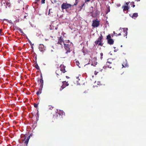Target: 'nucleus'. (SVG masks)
I'll return each mask as SVG.
<instances>
[{
    "instance_id": "f257e3e1",
    "label": "nucleus",
    "mask_w": 146,
    "mask_h": 146,
    "mask_svg": "<svg viewBox=\"0 0 146 146\" xmlns=\"http://www.w3.org/2000/svg\"><path fill=\"white\" fill-rule=\"evenodd\" d=\"M113 65V60L111 59H108L106 65L104 66L103 68L104 69H106L107 67L111 68Z\"/></svg>"
},
{
    "instance_id": "f03ea898",
    "label": "nucleus",
    "mask_w": 146,
    "mask_h": 146,
    "mask_svg": "<svg viewBox=\"0 0 146 146\" xmlns=\"http://www.w3.org/2000/svg\"><path fill=\"white\" fill-rule=\"evenodd\" d=\"M64 114V112L62 110H57L54 116H55L57 119H60L62 118V115Z\"/></svg>"
},
{
    "instance_id": "7ed1b4c3",
    "label": "nucleus",
    "mask_w": 146,
    "mask_h": 146,
    "mask_svg": "<svg viewBox=\"0 0 146 146\" xmlns=\"http://www.w3.org/2000/svg\"><path fill=\"white\" fill-rule=\"evenodd\" d=\"M100 21L97 19L93 20L92 26L94 27H98L100 25Z\"/></svg>"
},
{
    "instance_id": "20e7f679",
    "label": "nucleus",
    "mask_w": 146,
    "mask_h": 146,
    "mask_svg": "<svg viewBox=\"0 0 146 146\" xmlns=\"http://www.w3.org/2000/svg\"><path fill=\"white\" fill-rule=\"evenodd\" d=\"M103 38V36L102 35H101V36L98 39V40L95 41V43L96 45L98 44L101 46H102L103 43H102V40Z\"/></svg>"
},
{
    "instance_id": "39448f33",
    "label": "nucleus",
    "mask_w": 146,
    "mask_h": 146,
    "mask_svg": "<svg viewBox=\"0 0 146 146\" xmlns=\"http://www.w3.org/2000/svg\"><path fill=\"white\" fill-rule=\"evenodd\" d=\"M72 6L70 4L67 3H63L61 5V8L62 10L64 9H67L71 8Z\"/></svg>"
},
{
    "instance_id": "423d86ee",
    "label": "nucleus",
    "mask_w": 146,
    "mask_h": 146,
    "mask_svg": "<svg viewBox=\"0 0 146 146\" xmlns=\"http://www.w3.org/2000/svg\"><path fill=\"white\" fill-rule=\"evenodd\" d=\"M71 44V43L70 44L65 43L64 44V48L66 51V54H67L68 52H70V47Z\"/></svg>"
},
{
    "instance_id": "0eeeda50",
    "label": "nucleus",
    "mask_w": 146,
    "mask_h": 146,
    "mask_svg": "<svg viewBox=\"0 0 146 146\" xmlns=\"http://www.w3.org/2000/svg\"><path fill=\"white\" fill-rule=\"evenodd\" d=\"M22 140L23 141H25L24 143L25 144H26V145L27 146L29 140L30 138V136H29L27 137L26 135H24L22 137Z\"/></svg>"
},
{
    "instance_id": "6e6552de",
    "label": "nucleus",
    "mask_w": 146,
    "mask_h": 146,
    "mask_svg": "<svg viewBox=\"0 0 146 146\" xmlns=\"http://www.w3.org/2000/svg\"><path fill=\"white\" fill-rule=\"evenodd\" d=\"M69 85V84L68 83V82H66V81H63L62 82V85L60 87V91H62L66 86H68Z\"/></svg>"
},
{
    "instance_id": "1a4fd4ad",
    "label": "nucleus",
    "mask_w": 146,
    "mask_h": 146,
    "mask_svg": "<svg viewBox=\"0 0 146 146\" xmlns=\"http://www.w3.org/2000/svg\"><path fill=\"white\" fill-rule=\"evenodd\" d=\"M40 80H38V81L39 84H40V87L41 88H42L43 87V80L42 74L40 75Z\"/></svg>"
},
{
    "instance_id": "9d476101",
    "label": "nucleus",
    "mask_w": 146,
    "mask_h": 146,
    "mask_svg": "<svg viewBox=\"0 0 146 146\" xmlns=\"http://www.w3.org/2000/svg\"><path fill=\"white\" fill-rule=\"evenodd\" d=\"M58 41L57 44H60L61 45H62L63 43V44L64 43V42L63 38L62 36H60L59 37H58Z\"/></svg>"
},
{
    "instance_id": "9b49d317",
    "label": "nucleus",
    "mask_w": 146,
    "mask_h": 146,
    "mask_svg": "<svg viewBox=\"0 0 146 146\" xmlns=\"http://www.w3.org/2000/svg\"><path fill=\"white\" fill-rule=\"evenodd\" d=\"M45 47L42 44H40L39 46V50L41 52H43L45 50Z\"/></svg>"
},
{
    "instance_id": "f8f14e48",
    "label": "nucleus",
    "mask_w": 146,
    "mask_h": 146,
    "mask_svg": "<svg viewBox=\"0 0 146 146\" xmlns=\"http://www.w3.org/2000/svg\"><path fill=\"white\" fill-rule=\"evenodd\" d=\"M122 8L123 9V11L124 12L126 11V13L128 12V11L129 9L128 6H123Z\"/></svg>"
},
{
    "instance_id": "ddd939ff",
    "label": "nucleus",
    "mask_w": 146,
    "mask_h": 146,
    "mask_svg": "<svg viewBox=\"0 0 146 146\" xmlns=\"http://www.w3.org/2000/svg\"><path fill=\"white\" fill-rule=\"evenodd\" d=\"M60 67L61 68L60 71L63 73H65L66 72L65 69L66 67L65 66H64V65H61Z\"/></svg>"
},
{
    "instance_id": "4468645a",
    "label": "nucleus",
    "mask_w": 146,
    "mask_h": 146,
    "mask_svg": "<svg viewBox=\"0 0 146 146\" xmlns=\"http://www.w3.org/2000/svg\"><path fill=\"white\" fill-rule=\"evenodd\" d=\"M129 16L132 17L133 19H135L138 16V13H134L131 16V14H129Z\"/></svg>"
},
{
    "instance_id": "2eb2a0df",
    "label": "nucleus",
    "mask_w": 146,
    "mask_h": 146,
    "mask_svg": "<svg viewBox=\"0 0 146 146\" xmlns=\"http://www.w3.org/2000/svg\"><path fill=\"white\" fill-rule=\"evenodd\" d=\"M108 43L110 45L113 44L114 43V41L112 39H110L108 40Z\"/></svg>"
},
{
    "instance_id": "dca6fc26",
    "label": "nucleus",
    "mask_w": 146,
    "mask_h": 146,
    "mask_svg": "<svg viewBox=\"0 0 146 146\" xmlns=\"http://www.w3.org/2000/svg\"><path fill=\"white\" fill-rule=\"evenodd\" d=\"M123 32L125 33V35H124V36H127V28H123Z\"/></svg>"
},
{
    "instance_id": "f3484780",
    "label": "nucleus",
    "mask_w": 146,
    "mask_h": 146,
    "mask_svg": "<svg viewBox=\"0 0 146 146\" xmlns=\"http://www.w3.org/2000/svg\"><path fill=\"white\" fill-rule=\"evenodd\" d=\"M42 88H41L39 89L36 92V94L38 96L39 94H40L42 92Z\"/></svg>"
},
{
    "instance_id": "a211bd4d",
    "label": "nucleus",
    "mask_w": 146,
    "mask_h": 146,
    "mask_svg": "<svg viewBox=\"0 0 146 146\" xmlns=\"http://www.w3.org/2000/svg\"><path fill=\"white\" fill-rule=\"evenodd\" d=\"M18 30L21 33H22L23 35V36H25V34L23 32V31H22V30L20 28H19L18 29Z\"/></svg>"
},
{
    "instance_id": "6ab92c4d",
    "label": "nucleus",
    "mask_w": 146,
    "mask_h": 146,
    "mask_svg": "<svg viewBox=\"0 0 146 146\" xmlns=\"http://www.w3.org/2000/svg\"><path fill=\"white\" fill-rule=\"evenodd\" d=\"M6 8H7V7H9L11 5V4L10 3H9L8 2H6Z\"/></svg>"
},
{
    "instance_id": "aec40b11",
    "label": "nucleus",
    "mask_w": 146,
    "mask_h": 146,
    "mask_svg": "<svg viewBox=\"0 0 146 146\" xmlns=\"http://www.w3.org/2000/svg\"><path fill=\"white\" fill-rule=\"evenodd\" d=\"M107 39L108 40L110 39H111V36L110 35H109L107 36Z\"/></svg>"
},
{
    "instance_id": "412c9836",
    "label": "nucleus",
    "mask_w": 146,
    "mask_h": 146,
    "mask_svg": "<svg viewBox=\"0 0 146 146\" xmlns=\"http://www.w3.org/2000/svg\"><path fill=\"white\" fill-rule=\"evenodd\" d=\"M35 67L38 70L39 69V67L38 66V64H36L35 65Z\"/></svg>"
},
{
    "instance_id": "4be33fe9",
    "label": "nucleus",
    "mask_w": 146,
    "mask_h": 146,
    "mask_svg": "<svg viewBox=\"0 0 146 146\" xmlns=\"http://www.w3.org/2000/svg\"><path fill=\"white\" fill-rule=\"evenodd\" d=\"M38 104L34 103V107L36 108H37L38 107Z\"/></svg>"
},
{
    "instance_id": "5701e85b",
    "label": "nucleus",
    "mask_w": 146,
    "mask_h": 146,
    "mask_svg": "<svg viewBox=\"0 0 146 146\" xmlns=\"http://www.w3.org/2000/svg\"><path fill=\"white\" fill-rule=\"evenodd\" d=\"M78 0H76L75 3L73 5H76L78 2Z\"/></svg>"
},
{
    "instance_id": "b1692460",
    "label": "nucleus",
    "mask_w": 146,
    "mask_h": 146,
    "mask_svg": "<svg viewBox=\"0 0 146 146\" xmlns=\"http://www.w3.org/2000/svg\"><path fill=\"white\" fill-rule=\"evenodd\" d=\"M51 9H50L48 11V15H52L51 13H52V12H51Z\"/></svg>"
},
{
    "instance_id": "393cba45",
    "label": "nucleus",
    "mask_w": 146,
    "mask_h": 146,
    "mask_svg": "<svg viewBox=\"0 0 146 146\" xmlns=\"http://www.w3.org/2000/svg\"><path fill=\"white\" fill-rule=\"evenodd\" d=\"M45 0H42L41 1V3L42 4H44L45 3Z\"/></svg>"
},
{
    "instance_id": "a878e982",
    "label": "nucleus",
    "mask_w": 146,
    "mask_h": 146,
    "mask_svg": "<svg viewBox=\"0 0 146 146\" xmlns=\"http://www.w3.org/2000/svg\"><path fill=\"white\" fill-rule=\"evenodd\" d=\"M100 56H101L100 58H101V59H102V58H103V53H100Z\"/></svg>"
},
{
    "instance_id": "bb28decb",
    "label": "nucleus",
    "mask_w": 146,
    "mask_h": 146,
    "mask_svg": "<svg viewBox=\"0 0 146 146\" xmlns=\"http://www.w3.org/2000/svg\"><path fill=\"white\" fill-rule=\"evenodd\" d=\"M85 3L89 2L91 0H85Z\"/></svg>"
},
{
    "instance_id": "cd10ccee",
    "label": "nucleus",
    "mask_w": 146,
    "mask_h": 146,
    "mask_svg": "<svg viewBox=\"0 0 146 146\" xmlns=\"http://www.w3.org/2000/svg\"><path fill=\"white\" fill-rule=\"evenodd\" d=\"M90 64L89 63H88V64H86L84 66L86 68H88L87 67V66L88 65Z\"/></svg>"
},
{
    "instance_id": "c85d7f7f",
    "label": "nucleus",
    "mask_w": 146,
    "mask_h": 146,
    "mask_svg": "<svg viewBox=\"0 0 146 146\" xmlns=\"http://www.w3.org/2000/svg\"><path fill=\"white\" fill-rule=\"evenodd\" d=\"M40 0H35V3H37V2L39 1Z\"/></svg>"
},
{
    "instance_id": "c756f323",
    "label": "nucleus",
    "mask_w": 146,
    "mask_h": 146,
    "mask_svg": "<svg viewBox=\"0 0 146 146\" xmlns=\"http://www.w3.org/2000/svg\"><path fill=\"white\" fill-rule=\"evenodd\" d=\"M102 70V68L101 67V68H100L99 69V71H101Z\"/></svg>"
},
{
    "instance_id": "7c9ffc66",
    "label": "nucleus",
    "mask_w": 146,
    "mask_h": 146,
    "mask_svg": "<svg viewBox=\"0 0 146 146\" xmlns=\"http://www.w3.org/2000/svg\"><path fill=\"white\" fill-rule=\"evenodd\" d=\"M70 41L69 40H66V42L67 43H69V42Z\"/></svg>"
},
{
    "instance_id": "2f4dec72",
    "label": "nucleus",
    "mask_w": 146,
    "mask_h": 146,
    "mask_svg": "<svg viewBox=\"0 0 146 146\" xmlns=\"http://www.w3.org/2000/svg\"><path fill=\"white\" fill-rule=\"evenodd\" d=\"M129 2H128L126 3L125 4L126 5V6H128V5L129 4Z\"/></svg>"
},
{
    "instance_id": "473e14b6",
    "label": "nucleus",
    "mask_w": 146,
    "mask_h": 146,
    "mask_svg": "<svg viewBox=\"0 0 146 146\" xmlns=\"http://www.w3.org/2000/svg\"><path fill=\"white\" fill-rule=\"evenodd\" d=\"M85 3H84L81 6V7H83V6H84L85 5Z\"/></svg>"
},
{
    "instance_id": "72a5a7b5",
    "label": "nucleus",
    "mask_w": 146,
    "mask_h": 146,
    "mask_svg": "<svg viewBox=\"0 0 146 146\" xmlns=\"http://www.w3.org/2000/svg\"><path fill=\"white\" fill-rule=\"evenodd\" d=\"M121 35V33H119L117 35H116V36H119V35Z\"/></svg>"
},
{
    "instance_id": "f704fd0d",
    "label": "nucleus",
    "mask_w": 146,
    "mask_h": 146,
    "mask_svg": "<svg viewBox=\"0 0 146 146\" xmlns=\"http://www.w3.org/2000/svg\"><path fill=\"white\" fill-rule=\"evenodd\" d=\"M54 3H56L57 2V1L56 0H53Z\"/></svg>"
},
{
    "instance_id": "c9c22d12",
    "label": "nucleus",
    "mask_w": 146,
    "mask_h": 146,
    "mask_svg": "<svg viewBox=\"0 0 146 146\" xmlns=\"http://www.w3.org/2000/svg\"><path fill=\"white\" fill-rule=\"evenodd\" d=\"M113 33L115 35H117V34L116 33H115V32H114V31H113Z\"/></svg>"
},
{
    "instance_id": "e433bc0d",
    "label": "nucleus",
    "mask_w": 146,
    "mask_h": 146,
    "mask_svg": "<svg viewBox=\"0 0 146 146\" xmlns=\"http://www.w3.org/2000/svg\"><path fill=\"white\" fill-rule=\"evenodd\" d=\"M66 78L67 79H68L69 78V77L67 76H66Z\"/></svg>"
},
{
    "instance_id": "4c0bfd02",
    "label": "nucleus",
    "mask_w": 146,
    "mask_h": 146,
    "mask_svg": "<svg viewBox=\"0 0 146 146\" xmlns=\"http://www.w3.org/2000/svg\"><path fill=\"white\" fill-rule=\"evenodd\" d=\"M135 6V5L133 4V6H132V7H134Z\"/></svg>"
},
{
    "instance_id": "58836bf2",
    "label": "nucleus",
    "mask_w": 146,
    "mask_h": 146,
    "mask_svg": "<svg viewBox=\"0 0 146 146\" xmlns=\"http://www.w3.org/2000/svg\"><path fill=\"white\" fill-rule=\"evenodd\" d=\"M37 115H38V110H37Z\"/></svg>"
},
{
    "instance_id": "ea45409f",
    "label": "nucleus",
    "mask_w": 146,
    "mask_h": 146,
    "mask_svg": "<svg viewBox=\"0 0 146 146\" xmlns=\"http://www.w3.org/2000/svg\"><path fill=\"white\" fill-rule=\"evenodd\" d=\"M136 1H137V2L139 1H140V0H135Z\"/></svg>"
},
{
    "instance_id": "a19ab883",
    "label": "nucleus",
    "mask_w": 146,
    "mask_h": 146,
    "mask_svg": "<svg viewBox=\"0 0 146 146\" xmlns=\"http://www.w3.org/2000/svg\"><path fill=\"white\" fill-rule=\"evenodd\" d=\"M131 3L133 4H134V2H131Z\"/></svg>"
},
{
    "instance_id": "79ce46f5",
    "label": "nucleus",
    "mask_w": 146,
    "mask_h": 146,
    "mask_svg": "<svg viewBox=\"0 0 146 146\" xmlns=\"http://www.w3.org/2000/svg\"><path fill=\"white\" fill-rule=\"evenodd\" d=\"M127 65H125V66L127 67Z\"/></svg>"
},
{
    "instance_id": "37998d69",
    "label": "nucleus",
    "mask_w": 146,
    "mask_h": 146,
    "mask_svg": "<svg viewBox=\"0 0 146 146\" xmlns=\"http://www.w3.org/2000/svg\"><path fill=\"white\" fill-rule=\"evenodd\" d=\"M110 11V10L109 9V10H108V12H109Z\"/></svg>"
},
{
    "instance_id": "c03bdc74",
    "label": "nucleus",
    "mask_w": 146,
    "mask_h": 146,
    "mask_svg": "<svg viewBox=\"0 0 146 146\" xmlns=\"http://www.w3.org/2000/svg\"><path fill=\"white\" fill-rule=\"evenodd\" d=\"M121 30V28L119 29V30Z\"/></svg>"
},
{
    "instance_id": "a18cd8bd",
    "label": "nucleus",
    "mask_w": 146,
    "mask_h": 146,
    "mask_svg": "<svg viewBox=\"0 0 146 146\" xmlns=\"http://www.w3.org/2000/svg\"><path fill=\"white\" fill-rule=\"evenodd\" d=\"M56 74L57 75H59V74H58V73L56 72Z\"/></svg>"
},
{
    "instance_id": "49530a36",
    "label": "nucleus",
    "mask_w": 146,
    "mask_h": 146,
    "mask_svg": "<svg viewBox=\"0 0 146 146\" xmlns=\"http://www.w3.org/2000/svg\"><path fill=\"white\" fill-rule=\"evenodd\" d=\"M57 28H56H56H55V29H57Z\"/></svg>"
},
{
    "instance_id": "de8ad7c7",
    "label": "nucleus",
    "mask_w": 146,
    "mask_h": 146,
    "mask_svg": "<svg viewBox=\"0 0 146 146\" xmlns=\"http://www.w3.org/2000/svg\"><path fill=\"white\" fill-rule=\"evenodd\" d=\"M91 65H93V64L92 63V64H91Z\"/></svg>"
},
{
    "instance_id": "09e8293b",
    "label": "nucleus",
    "mask_w": 146,
    "mask_h": 146,
    "mask_svg": "<svg viewBox=\"0 0 146 146\" xmlns=\"http://www.w3.org/2000/svg\"><path fill=\"white\" fill-rule=\"evenodd\" d=\"M31 48H33V46H31Z\"/></svg>"
},
{
    "instance_id": "8fccbe9b",
    "label": "nucleus",
    "mask_w": 146,
    "mask_h": 146,
    "mask_svg": "<svg viewBox=\"0 0 146 146\" xmlns=\"http://www.w3.org/2000/svg\"><path fill=\"white\" fill-rule=\"evenodd\" d=\"M122 65L123 66H124L123 64H122Z\"/></svg>"
}]
</instances>
